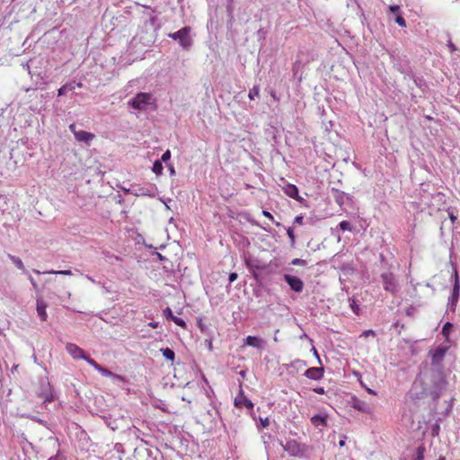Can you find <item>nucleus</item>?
<instances>
[{
    "label": "nucleus",
    "instance_id": "obj_45",
    "mask_svg": "<svg viewBox=\"0 0 460 460\" xmlns=\"http://www.w3.org/2000/svg\"><path fill=\"white\" fill-rule=\"evenodd\" d=\"M390 12L394 14H399L400 7L399 5H390L389 6Z\"/></svg>",
    "mask_w": 460,
    "mask_h": 460
},
{
    "label": "nucleus",
    "instance_id": "obj_62",
    "mask_svg": "<svg viewBox=\"0 0 460 460\" xmlns=\"http://www.w3.org/2000/svg\"><path fill=\"white\" fill-rule=\"evenodd\" d=\"M366 390L367 391V393H369L371 394H376V392L370 388H366Z\"/></svg>",
    "mask_w": 460,
    "mask_h": 460
},
{
    "label": "nucleus",
    "instance_id": "obj_42",
    "mask_svg": "<svg viewBox=\"0 0 460 460\" xmlns=\"http://www.w3.org/2000/svg\"><path fill=\"white\" fill-rule=\"evenodd\" d=\"M304 224V217L302 215L296 216L294 219V225H303Z\"/></svg>",
    "mask_w": 460,
    "mask_h": 460
},
{
    "label": "nucleus",
    "instance_id": "obj_53",
    "mask_svg": "<svg viewBox=\"0 0 460 460\" xmlns=\"http://www.w3.org/2000/svg\"><path fill=\"white\" fill-rule=\"evenodd\" d=\"M70 131L75 135V132H78L79 130L76 129V126L75 124L69 125Z\"/></svg>",
    "mask_w": 460,
    "mask_h": 460
},
{
    "label": "nucleus",
    "instance_id": "obj_29",
    "mask_svg": "<svg viewBox=\"0 0 460 460\" xmlns=\"http://www.w3.org/2000/svg\"><path fill=\"white\" fill-rule=\"evenodd\" d=\"M260 93V87L257 85H254L249 92L248 97L250 100H254L255 97L259 96Z\"/></svg>",
    "mask_w": 460,
    "mask_h": 460
},
{
    "label": "nucleus",
    "instance_id": "obj_11",
    "mask_svg": "<svg viewBox=\"0 0 460 460\" xmlns=\"http://www.w3.org/2000/svg\"><path fill=\"white\" fill-rule=\"evenodd\" d=\"M283 448L293 456H298L302 454L300 444L294 439L287 441L286 445L283 446Z\"/></svg>",
    "mask_w": 460,
    "mask_h": 460
},
{
    "label": "nucleus",
    "instance_id": "obj_3",
    "mask_svg": "<svg viewBox=\"0 0 460 460\" xmlns=\"http://www.w3.org/2000/svg\"><path fill=\"white\" fill-rule=\"evenodd\" d=\"M431 385L429 388V394L434 399L440 396L442 391L445 389L447 382L441 371H436L430 377Z\"/></svg>",
    "mask_w": 460,
    "mask_h": 460
},
{
    "label": "nucleus",
    "instance_id": "obj_60",
    "mask_svg": "<svg viewBox=\"0 0 460 460\" xmlns=\"http://www.w3.org/2000/svg\"><path fill=\"white\" fill-rule=\"evenodd\" d=\"M448 46H449V48L451 49L452 51L456 50V46L452 42H450Z\"/></svg>",
    "mask_w": 460,
    "mask_h": 460
},
{
    "label": "nucleus",
    "instance_id": "obj_38",
    "mask_svg": "<svg viewBox=\"0 0 460 460\" xmlns=\"http://www.w3.org/2000/svg\"><path fill=\"white\" fill-rule=\"evenodd\" d=\"M84 360H85L89 365H91L92 367H94V369H98V367H100V364H98L94 359L91 358L89 356L86 355V358H84Z\"/></svg>",
    "mask_w": 460,
    "mask_h": 460
},
{
    "label": "nucleus",
    "instance_id": "obj_33",
    "mask_svg": "<svg viewBox=\"0 0 460 460\" xmlns=\"http://www.w3.org/2000/svg\"><path fill=\"white\" fill-rule=\"evenodd\" d=\"M45 273H48V274L68 275V276L72 275V272L69 270H51L46 271Z\"/></svg>",
    "mask_w": 460,
    "mask_h": 460
},
{
    "label": "nucleus",
    "instance_id": "obj_37",
    "mask_svg": "<svg viewBox=\"0 0 460 460\" xmlns=\"http://www.w3.org/2000/svg\"><path fill=\"white\" fill-rule=\"evenodd\" d=\"M350 305V308H351V310L353 311V313H354L355 314H359L360 308H359V305L356 303V301H355V300H352V301L350 302V305Z\"/></svg>",
    "mask_w": 460,
    "mask_h": 460
},
{
    "label": "nucleus",
    "instance_id": "obj_55",
    "mask_svg": "<svg viewBox=\"0 0 460 460\" xmlns=\"http://www.w3.org/2000/svg\"><path fill=\"white\" fill-rule=\"evenodd\" d=\"M29 279H30V281H31V283L32 287H33L34 288H38V285H37L36 281L34 280V279H33L31 276H30V277H29Z\"/></svg>",
    "mask_w": 460,
    "mask_h": 460
},
{
    "label": "nucleus",
    "instance_id": "obj_13",
    "mask_svg": "<svg viewBox=\"0 0 460 460\" xmlns=\"http://www.w3.org/2000/svg\"><path fill=\"white\" fill-rule=\"evenodd\" d=\"M323 373H324L323 367H313L307 368L304 375L309 379L320 380L323 378Z\"/></svg>",
    "mask_w": 460,
    "mask_h": 460
},
{
    "label": "nucleus",
    "instance_id": "obj_49",
    "mask_svg": "<svg viewBox=\"0 0 460 460\" xmlns=\"http://www.w3.org/2000/svg\"><path fill=\"white\" fill-rule=\"evenodd\" d=\"M262 214H263L264 217H266L267 218L270 219L271 221L274 220L273 216L269 211L263 210Z\"/></svg>",
    "mask_w": 460,
    "mask_h": 460
},
{
    "label": "nucleus",
    "instance_id": "obj_61",
    "mask_svg": "<svg viewBox=\"0 0 460 460\" xmlns=\"http://www.w3.org/2000/svg\"><path fill=\"white\" fill-rule=\"evenodd\" d=\"M152 328H156L158 326V323H150L149 324Z\"/></svg>",
    "mask_w": 460,
    "mask_h": 460
},
{
    "label": "nucleus",
    "instance_id": "obj_43",
    "mask_svg": "<svg viewBox=\"0 0 460 460\" xmlns=\"http://www.w3.org/2000/svg\"><path fill=\"white\" fill-rule=\"evenodd\" d=\"M238 278V274L236 272H231L228 276L229 284L235 281Z\"/></svg>",
    "mask_w": 460,
    "mask_h": 460
},
{
    "label": "nucleus",
    "instance_id": "obj_58",
    "mask_svg": "<svg viewBox=\"0 0 460 460\" xmlns=\"http://www.w3.org/2000/svg\"><path fill=\"white\" fill-rule=\"evenodd\" d=\"M345 438H346V437H344L343 439L340 440V442H339L340 447H343L345 445Z\"/></svg>",
    "mask_w": 460,
    "mask_h": 460
},
{
    "label": "nucleus",
    "instance_id": "obj_57",
    "mask_svg": "<svg viewBox=\"0 0 460 460\" xmlns=\"http://www.w3.org/2000/svg\"><path fill=\"white\" fill-rule=\"evenodd\" d=\"M312 350L314 352V355L319 359V355H318L316 349L314 347H313Z\"/></svg>",
    "mask_w": 460,
    "mask_h": 460
},
{
    "label": "nucleus",
    "instance_id": "obj_32",
    "mask_svg": "<svg viewBox=\"0 0 460 460\" xmlns=\"http://www.w3.org/2000/svg\"><path fill=\"white\" fill-rule=\"evenodd\" d=\"M339 227L342 231H351L352 230L351 224L349 221H346V220L341 221L339 224Z\"/></svg>",
    "mask_w": 460,
    "mask_h": 460
},
{
    "label": "nucleus",
    "instance_id": "obj_22",
    "mask_svg": "<svg viewBox=\"0 0 460 460\" xmlns=\"http://www.w3.org/2000/svg\"><path fill=\"white\" fill-rule=\"evenodd\" d=\"M311 422L315 427H324L327 425V417L325 415L315 414L311 418Z\"/></svg>",
    "mask_w": 460,
    "mask_h": 460
},
{
    "label": "nucleus",
    "instance_id": "obj_17",
    "mask_svg": "<svg viewBox=\"0 0 460 460\" xmlns=\"http://www.w3.org/2000/svg\"><path fill=\"white\" fill-rule=\"evenodd\" d=\"M164 314L166 317V319L172 321L178 326L185 327V325H186L185 321L181 318L174 316L171 308L166 307L164 310Z\"/></svg>",
    "mask_w": 460,
    "mask_h": 460
},
{
    "label": "nucleus",
    "instance_id": "obj_14",
    "mask_svg": "<svg viewBox=\"0 0 460 460\" xmlns=\"http://www.w3.org/2000/svg\"><path fill=\"white\" fill-rule=\"evenodd\" d=\"M446 348L439 346L431 353L432 366H438L441 363L446 355Z\"/></svg>",
    "mask_w": 460,
    "mask_h": 460
},
{
    "label": "nucleus",
    "instance_id": "obj_24",
    "mask_svg": "<svg viewBox=\"0 0 460 460\" xmlns=\"http://www.w3.org/2000/svg\"><path fill=\"white\" fill-rule=\"evenodd\" d=\"M8 258L12 261V262L19 269V270H22L23 272H25V268H24V265H23V262L19 258V257H16L14 255H12V254H8Z\"/></svg>",
    "mask_w": 460,
    "mask_h": 460
},
{
    "label": "nucleus",
    "instance_id": "obj_40",
    "mask_svg": "<svg viewBox=\"0 0 460 460\" xmlns=\"http://www.w3.org/2000/svg\"><path fill=\"white\" fill-rule=\"evenodd\" d=\"M291 265H293V266H304V265H305V261L303 260V259L296 258V259H293L291 261Z\"/></svg>",
    "mask_w": 460,
    "mask_h": 460
},
{
    "label": "nucleus",
    "instance_id": "obj_41",
    "mask_svg": "<svg viewBox=\"0 0 460 460\" xmlns=\"http://www.w3.org/2000/svg\"><path fill=\"white\" fill-rule=\"evenodd\" d=\"M292 367H305L306 366L305 361L301 359H296L291 363Z\"/></svg>",
    "mask_w": 460,
    "mask_h": 460
},
{
    "label": "nucleus",
    "instance_id": "obj_63",
    "mask_svg": "<svg viewBox=\"0 0 460 460\" xmlns=\"http://www.w3.org/2000/svg\"><path fill=\"white\" fill-rule=\"evenodd\" d=\"M33 272H35L36 274H40V271H39L37 270H33Z\"/></svg>",
    "mask_w": 460,
    "mask_h": 460
},
{
    "label": "nucleus",
    "instance_id": "obj_27",
    "mask_svg": "<svg viewBox=\"0 0 460 460\" xmlns=\"http://www.w3.org/2000/svg\"><path fill=\"white\" fill-rule=\"evenodd\" d=\"M156 21H157V18L155 16L150 17L149 20L146 21L145 27L146 29H151L154 31H155L157 30Z\"/></svg>",
    "mask_w": 460,
    "mask_h": 460
},
{
    "label": "nucleus",
    "instance_id": "obj_26",
    "mask_svg": "<svg viewBox=\"0 0 460 460\" xmlns=\"http://www.w3.org/2000/svg\"><path fill=\"white\" fill-rule=\"evenodd\" d=\"M163 169H164V166H163V163L162 161L160 160H155L153 164V167H152V171L156 174V175H161L162 172H163Z\"/></svg>",
    "mask_w": 460,
    "mask_h": 460
},
{
    "label": "nucleus",
    "instance_id": "obj_7",
    "mask_svg": "<svg viewBox=\"0 0 460 460\" xmlns=\"http://www.w3.org/2000/svg\"><path fill=\"white\" fill-rule=\"evenodd\" d=\"M124 191L133 194L134 196H148L155 197L157 193V188L155 185L148 184L146 186H133L131 189Z\"/></svg>",
    "mask_w": 460,
    "mask_h": 460
},
{
    "label": "nucleus",
    "instance_id": "obj_50",
    "mask_svg": "<svg viewBox=\"0 0 460 460\" xmlns=\"http://www.w3.org/2000/svg\"><path fill=\"white\" fill-rule=\"evenodd\" d=\"M411 77L413 78L415 84L420 87L422 83V79L415 77L413 75H411Z\"/></svg>",
    "mask_w": 460,
    "mask_h": 460
},
{
    "label": "nucleus",
    "instance_id": "obj_8",
    "mask_svg": "<svg viewBox=\"0 0 460 460\" xmlns=\"http://www.w3.org/2000/svg\"><path fill=\"white\" fill-rule=\"evenodd\" d=\"M283 279L293 291L296 293L303 291L304 282L300 278L290 274H284Z\"/></svg>",
    "mask_w": 460,
    "mask_h": 460
},
{
    "label": "nucleus",
    "instance_id": "obj_6",
    "mask_svg": "<svg viewBox=\"0 0 460 460\" xmlns=\"http://www.w3.org/2000/svg\"><path fill=\"white\" fill-rule=\"evenodd\" d=\"M451 279L454 281V284L451 296L448 298L447 307L450 311L455 312L460 296V278L456 270H455Z\"/></svg>",
    "mask_w": 460,
    "mask_h": 460
},
{
    "label": "nucleus",
    "instance_id": "obj_4",
    "mask_svg": "<svg viewBox=\"0 0 460 460\" xmlns=\"http://www.w3.org/2000/svg\"><path fill=\"white\" fill-rule=\"evenodd\" d=\"M153 96L149 93H138L128 101V105L137 111H146L153 104Z\"/></svg>",
    "mask_w": 460,
    "mask_h": 460
},
{
    "label": "nucleus",
    "instance_id": "obj_12",
    "mask_svg": "<svg viewBox=\"0 0 460 460\" xmlns=\"http://www.w3.org/2000/svg\"><path fill=\"white\" fill-rule=\"evenodd\" d=\"M234 405L236 407H245L248 410L253 409V403L243 394V391H240V394L235 397Z\"/></svg>",
    "mask_w": 460,
    "mask_h": 460
},
{
    "label": "nucleus",
    "instance_id": "obj_21",
    "mask_svg": "<svg viewBox=\"0 0 460 460\" xmlns=\"http://www.w3.org/2000/svg\"><path fill=\"white\" fill-rule=\"evenodd\" d=\"M244 343L247 346L260 349L263 344V340L256 336H247Z\"/></svg>",
    "mask_w": 460,
    "mask_h": 460
},
{
    "label": "nucleus",
    "instance_id": "obj_64",
    "mask_svg": "<svg viewBox=\"0 0 460 460\" xmlns=\"http://www.w3.org/2000/svg\"><path fill=\"white\" fill-rule=\"evenodd\" d=\"M438 460H445V458H444V457H440V458H439V459H438Z\"/></svg>",
    "mask_w": 460,
    "mask_h": 460
},
{
    "label": "nucleus",
    "instance_id": "obj_28",
    "mask_svg": "<svg viewBox=\"0 0 460 460\" xmlns=\"http://www.w3.org/2000/svg\"><path fill=\"white\" fill-rule=\"evenodd\" d=\"M453 329V324L449 322L446 323L442 328V334L445 337H448Z\"/></svg>",
    "mask_w": 460,
    "mask_h": 460
},
{
    "label": "nucleus",
    "instance_id": "obj_23",
    "mask_svg": "<svg viewBox=\"0 0 460 460\" xmlns=\"http://www.w3.org/2000/svg\"><path fill=\"white\" fill-rule=\"evenodd\" d=\"M75 88V84L74 83L66 84L61 86L58 90V96H63V95L66 94L68 92L74 91Z\"/></svg>",
    "mask_w": 460,
    "mask_h": 460
},
{
    "label": "nucleus",
    "instance_id": "obj_30",
    "mask_svg": "<svg viewBox=\"0 0 460 460\" xmlns=\"http://www.w3.org/2000/svg\"><path fill=\"white\" fill-rule=\"evenodd\" d=\"M134 454L135 455H146L147 456H152L153 455V451L151 449H148V448H136L135 451H134Z\"/></svg>",
    "mask_w": 460,
    "mask_h": 460
},
{
    "label": "nucleus",
    "instance_id": "obj_48",
    "mask_svg": "<svg viewBox=\"0 0 460 460\" xmlns=\"http://www.w3.org/2000/svg\"><path fill=\"white\" fill-rule=\"evenodd\" d=\"M166 166H167V167H168V169H169L170 175H171V176L175 175L176 172H175V169H174L173 165H172V164H166Z\"/></svg>",
    "mask_w": 460,
    "mask_h": 460
},
{
    "label": "nucleus",
    "instance_id": "obj_10",
    "mask_svg": "<svg viewBox=\"0 0 460 460\" xmlns=\"http://www.w3.org/2000/svg\"><path fill=\"white\" fill-rule=\"evenodd\" d=\"M66 350L74 359L86 358L84 350L74 343H67L66 345Z\"/></svg>",
    "mask_w": 460,
    "mask_h": 460
},
{
    "label": "nucleus",
    "instance_id": "obj_39",
    "mask_svg": "<svg viewBox=\"0 0 460 460\" xmlns=\"http://www.w3.org/2000/svg\"><path fill=\"white\" fill-rule=\"evenodd\" d=\"M171 159V151L170 150H166L163 155H162V157H161V160L162 163H165L166 164H168V161Z\"/></svg>",
    "mask_w": 460,
    "mask_h": 460
},
{
    "label": "nucleus",
    "instance_id": "obj_15",
    "mask_svg": "<svg viewBox=\"0 0 460 460\" xmlns=\"http://www.w3.org/2000/svg\"><path fill=\"white\" fill-rule=\"evenodd\" d=\"M95 137V136L84 130H79L78 132H75V138L76 141L84 143L86 145H90L91 141Z\"/></svg>",
    "mask_w": 460,
    "mask_h": 460
},
{
    "label": "nucleus",
    "instance_id": "obj_56",
    "mask_svg": "<svg viewBox=\"0 0 460 460\" xmlns=\"http://www.w3.org/2000/svg\"><path fill=\"white\" fill-rule=\"evenodd\" d=\"M155 255L157 256L159 261H165L166 260V258L164 255H162L161 253H159V252H155Z\"/></svg>",
    "mask_w": 460,
    "mask_h": 460
},
{
    "label": "nucleus",
    "instance_id": "obj_19",
    "mask_svg": "<svg viewBox=\"0 0 460 460\" xmlns=\"http://www.w3.org/2000/svg\"><path fill=\"white\" fill-rule=\"evenodd\" d=\"M352 407L361 412H369V410H370V407L369 405L364 402V401H361L356 397H353L352 398Z\"/></svg>",
    "mask_w": 460,
    "mask_h": 460
},
{
    "label": "nucleus",
    "instance_id": "obj_20",
    "mask_svg": "<svg viewBox=\"0 0 460 460\" xmlns=\"http://www.w3.org/2000/svg\"><path fill=\"white\" fill-rule=\"evenodd\" d=\"M332 197L335 200V202L340 206L341 207L344 202H345V199H349V197L346 195L345 192L343 191H341L335 188H332Z\"/></svg>",
    "mask_w": 460,
    "mask_h": 460
},
{
    "label": "nucleus",
    "instance_id": "obj_36",
    "mask_svg": "<svg viewBox=\"0 0 460 460\" xmlns=\"http://www.w3.org/2000/svg\"><path fill=\"white\" fill-rule=\"evenodd\" d=\"M394 21L401 27L406 26V22L401 14H397Z\"/></svg>",
    "mask_w": 460,
    "mask_h": 460
},
{
    "label": "nucleus",
    "instance_id": "obj_52",
    "mask_svg": "<svg viewBox=\"0 0 460 460\" xmlns=\"http://www.w3.org/2000/svg\"><path fill=\"white\" fill-rule=\"evenodd\" d=\"M270 438V435H267V434H263V435L261 436V438H262V440H263V443H264V445H265V447H266V448H267V447H268V442H267V440H268V438Z\"/></svg>",
    "mask_w": 460,
    "mask_h": 460
},
{
    "label": "nucleus",
    "instance_id": "obj_16",
    "mask_svg": "<svg viewBox=\"0 0 460 460\" xmlns=\"http://www.w3.org/2000/svg\"><path fill=\"white\" fill-rule=\"evenodd\" d=\"M47 307V303L41 297L37 298V314L40 319L43 322L48 319V314L46 312Z\"/></svg>",
    "mask_w": 460,
    "mask_h": 460
},
{
    "label": "nucleus",
    "instance_id": "obj_46",
    "mask_svg": "<svg viewBox=\"0 0 460 460\" xmlns=\"http://www.w3.org/2000/svg\"><path fill=\"white\" fill-rule=\"evenodd\" d=\"M370 335L375 336L376 332L373 330H367V331L363 332V333H362V336H364V337H368Z\"/></svg>",
    "mask_w": 460,
    "mask_h": 460
},
{
    "label": "nucleus",
    "instance_id": "obj_47",
    "mask_svg": "<svg viewBox=\"0 0 460 460\" xmlns=\"http://www.w3.org/2000/svg\"><path fill=\"white\" fill-rule=\"evenodd\" d=\"M313 391L318 394H325V390L323 387H315L313 389Z\"/></svg>",
    "mask_w": 460,
    "mask_h": 460
},
{
    "label": "nucleus",
    "instance_id": "obj_35",
    "mask_svg": "<svg viewBox=\"0 0 460 460\" xmlns=\"http://www.w3.org/2000/svg\"><path fill=\"white\" fill-rule=\"evenodd\" d=\"M97 371H98L99 373H101V374H102V376H111V375H112V373H111L109 369H107L106 367H102V366H101V365H100V367H98Z\"/></svg>",
    "mask_w": 460,
    "mask_h": 460
},
{
    "label": "nucleus",
    "instance_id": "obj_44",
    "mask_svg": "<svg viewBox=\"0 0 460 460\" xmlns=\"http://www.w3.org/2000/svg\"><path fill=\"white\" fill-rule=\"evenodd\" d=\"M270 424V420H269V418H260V425L262 427V428H266L268 427Z\"/></svg>",
    "mask_w": 460,
    "mask_h": 460
},
{
    "label": "nucleus",
    "instance_id": "obj_9",
    "mask_svg": "<svg viewBox=\"0 0 460 460\" xmlns=\"http://www.w3.org/2000/svg\"><path fill=\"white\" fill-rule=\"evenodd\" d=\"M39 396L43 399L44 403L54 401L52 387L48 381H42L39 392Z\"/></svg>",
    "mask_w": 460,
    "mask_h": 460
},
{
    "label": "nucleus",
    "instance_id": "obj_1",
    "mask_svg": "<svg viewBox=\"0 0 460 460\" xmlns=\"http://www.w3.org/2000/svg\"><path fill=\"white\" fill-rule=\"evenodd\" d=\"M244 263L257 282L261 281V272L269 268L266 262L250 255L244 257Z\"/></svg>",
    "mask_w": 460,
    "mask_h": 460
},
{
    "label": "nucleus",
    "instance_id": "obj_34",
    "mask_svg": "<svg viewBox=\"0 0 460 460\" xmlns=\"http://www.w3.org/2000/svg\"><path fill=\"white\" fill-rule=\"evenodd\" d=\"M424 447H419L417 448V452H416V456H415V458L414 460H423L424 458Z\"/></svg>",
    "mask_w": 460,
    "mask_h": 460
},
{
    "label": "nucleus",
    "instance_id": "obj_51",
    "mask_svg": "<svg viewBox=\"0 0 460 460\" xmlns=\"http://www.w3.org/2000/svg\"><path fill=\"white\" fill-rule=\"evenodd\" d=\"M270 438V435H267V434H263V435L261 436V438H262V440H263V443H264V445H265V447H266V448H267V447H268V442H267V440H268V438Z\"/></svg>",
    "mask_w": 460,
    "mask_h": 460
},
{
    "label": "nucleus",
    "instance_id": "obj_54",
    "mask_svg": "<svg viewBox=\"0 0 460 460\" xmlns=\"http://www.w3.org/2000/svg\"><path fill=\"white\" fill-rule=\"evenodd\" d=\"M49 460H64V457H62L58 454H57L56 456H51Z\"/></svg>",
    "mask_w": 460,
    "mask_h": 460
},
{
    "label": "nucleus",
    "instance_id": "obj_31",
    "mask_svg": "<svg viewBox=\"0 0 460 460\" xmlns=\"http://www.w3.org/2000/svg\"><path fill=\"white\" fill-rule=\"evenodd\" d=\"M287 234L290 239V245L292 247L295 246V243H296V236H295V234H294V228L293 227H288L287 229Z\"/></svg>",
    "mask_w": 460,
    "mask_h": 460
},
{
    "label": "nucleus",
    "instance_id": "obj_5",
    "mask_svg": "<svg viewBox=\"0 0 460 460\" xmlns=\"http://www.w3.org/2000/svg\"><path fill=\"white\" fill-rule=\"evenodd\" d=\"M383 288L385 291L395 295L400 290V285L394 274L391 271H385L380 275Z\"/></svg>",
    "mask_w": 460,
    "mask_h": 460
},
{
    "label": "nucleus",
    "instance_id": "obj_18",
    "mask_svg": "<svg viewBox=\"0 0 460 460\" xmlns=\"http://www.w3.org/2000/svg\"><path fill=\"white\" fill-rule=\"evenodd\" d=\"M284 192L286 195H288V197L296 199V200H301V197L299 196V191H298V188L294 185V184H288L285 188H284Z\"/></svg>",
    "mask_w": 460,
    "mask_h": 460
},
{
    "label": "nucleus",
    "instance_id": "obj_59",
    "mask_svg": "<svg viewBox=\"0 0 460 460\" xmlns=\"http://www.w3.org/2000/svg\"><path fill=\"white\" fill-rule=\"evenodd\" d=\"M239 375H240L242 377H243V378H244V377H245V375H246V371H245V370H241V371L239 372Z\"/></svg>",
    "mask_w": 460,
    "mask_h": 460
},
{
    "label": "nucleus",
    "instance_id": "obj_25",
    "mask_svg": "<svg viewBox=\"0 0 460 460\" xmlns=\"http://www.w3.org/2000/svg\"><path fill=\"white\" fill-rule=\"evenodd\" d=\"M161 352L163 356L170 361H173L175 358V353L174 351L170 348H163L161 349Z\"/></svg>",
    "mask_w": 460,
    "mask_h": 460
},
{
    "label": "nucleus",
    "instance_id": "obj_2",
    "mask_svg": "<svg viewBox=\"0 0 460 460\" xmlns=\"http://www.w3.org/2000/svg\"><path fill=\"white\" fill-rule=\"evenodd\" d=\"M190 27L185 26L175 32L169 33L168 37L177 40L183 49L189 50L193 43V40L190 35Z\"/></svg>",
    "mask_w": 460,
    "mask_h": 460
}]
</instances>
